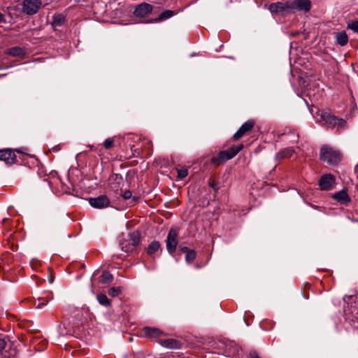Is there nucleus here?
<instances>
[{
  "label": "nucleus",
  "instance_id": "nucleus-1",
  "mask_svg": "<svg viewBox=\"0 0 358 358\" xmlns=\"http://www.w3.org/2000/svg\"><path fill=\"white\" fill-rule=\"evenodd\" d=\"M348 299L350 305L344 310L345 320L355 329H358V296H348L343 297L345 301Z\"/></svg>",
  "mask_w": 358,
  "mask_h": 358
},
{
  "label": "nucleus",
  "instance_id": "nucleus-2",
  "mask_svg": "<svg viewBox=\"0 0 358 358\" xmlns=\"http://www.w3.org/2000/svg\"><path fill=\"white\" fill-rule=\"evenodd\" d=\"M320 159L330 166H336L341 160V153L338 150L325 145L320 148Z\"/></svg>",
  "mask_w": 358,
  "mask_h": 358
},
{
  "label": "nucleus",
  "instance_id": "nucleus-3",
  "mask_svg": "<svg viewBox=\"0 0 358 358\" xmlns=\"http://www.w3.org/2000/svg\"><path fill=\"white\" fill-rule=\"evenodd\" d=\"M243 148V144L234 145L229 149L220 151L217 156L212 157L211 163L218 166L234 158Z\"/></svg>",
  "mask_w": 358,
  "mask_h": 358
},
{
  "label": "nucleus",
  "instance_id": "nucleus-4",
  "mask_svg": "<svg viewBox=\"0 0 358 358\" xmlns=\"http://www.w3.org/2000/svg\"><path fill=\"white\" fill-rule=\"evenodd\" d=\"M320 120L323 122L322 124L327 128H341L344 127L346 122L342 118H338L329 111H321L320 113Z\"/></svg>",
  "mask_w": 358,
  "mask_h": 358
},
{
  "label": "nucleus",
  "instance_id": "nucleus-5",
  "mask_svg": "<svg viewBox=\"0 0 358 358\" xmlns=\"http://www.w3.org/2000/svg\"><path fill=\"white\" fill-rule=\"evenodd\" d=\"M16 354V346L10 337L0 338V358H14Z\"/></svg>",
  "mask_w": 358,
  "mask_h": 358
},
{
  "label": "nucleus",
  "instance_id": "nucleus-6",
  "mask_svg": "<svg viewBox=\"0 0 358 358\" xmlns=\"http://www.w3.org/2000/svg\"><path fill=\"white\" fill-rule=\"evenodd\" d=\"M140 243V234L138 231L130 233L128 238L120 241L122 250L125 252L134 251Z\"/></svg>",
  "mask_w": 358,
  "mask_h": 358
},
{
  "label": "nucleus",
  "instance_id": "nucleus-7",
  "mask_svg": "<svg viewBox=\"0 0 358 358\" xmlns=\"http://www.w3.org/2000/svg\"><path fill=\"white\" fill-rule=\"evenodd\" d=\"M42 6L41 0H23L22 10L28 15L36 14Z\"/></svg>",
  "mask_w": 358,
  "mask_h": 358
},
{
  "label": "nucleus",
  "instance_id": "nucleus-8",
  "mask_svg": "<svg viewBox=\"0 0 358 358\" xmlns=\"http://www.w3.org/2000/svg\"><path fill=\"white\" fill-rule=\"evenodd\" d=\"M335 183V177L331 173L322 175L318 181L319 188L322 191L331 190L333 189Z\"/></svg>",
  "mask_w": 358,
  "mask_h": 358
},
{
  "label": "nucleus",
  "instance_id": "nucleus-9",
  "mask_svg": "<svg viewBox=\"0 0 358 358\" xmlns=\"http://www.w3.org/2000/svg\"><path fill=\"white\" fill-rule=\"evenodd\" d=\"M166 249L171 255L175 252L178 245V234L175 229L171 228L167 235L166 241Z\"/></svg>",
  "mask_w": 358,
  "mask_h": 358
},
{
  "label": "nucleus",
  "instance_id": "nucleus-10",
  "mask_svg": "<svg viewBox=\"0 0 358 358\" xmlns=\"http://www.w3.org/2000/svg\"><path fill=\"white\" fill-rule=\"evenodd\" d=\"M153 6L148 3H141L136 5L134 8L133 14L137 17H145L152 13Z\"/></svg>",
  "mask_w": 358,
  "mask_h": 358
},
{
  "label": "nucleus",
  "instance_id": "nucleus-11",
  "mask_svg": "<svg viewBox=\"0 0 358 358\" xmlns=\"http://www.w3.org/2000/svg\"><path fill=\"white\" fill-rule=\"evenodd\" d=\"M289 8L292 10L308 12L311 8V1L310 0H294L289 1Z\"/></svg>",
  "mask_w": 358,
  "mask_h": 358
},
{
  "label": "nucleus",
  "instance_id": "nucleus-12",
  "mask_svg": "<svg viewBox=\"0 0 358 358\" xmlns=\"http://www.w3.org/2000/svg\"><path fill=\"white\" fill-rule=\"evenodd\" d=\"M123 178L119 173H113L108 179V185L110 190L117 193L123 186Z\"/></svg>",
  "mask_w": 358,
  "mask_h": 358
},
{
  "label": "nucleus",
  "instance_id": "nucleus-13",
  "mask_svg": "<svg viewBox=\"0 0 358 358\" xmlns=\"http://www.w3.org/2000/svg\"><path fill=\"white\" fill-rule=\"evenodd\" d=\"M90 206L94 208H105L110 206V200L106 195H100L97 197L90 198L89 200Z\"/></svg>",
  "mask_w": 358,
  "mask_h": 358
},
{
  "label": "nucleus",
  "instance_id": "nucleus-14",
  "mask_svg": "<svg viewBox=\"0 0 358 358\" xmlns=\"http://www.w3.org/2000/svg\"><path fill=\"white\" fill-rule=\"evenodd\" d=\"M29 345L36 351H43L46 349L48 341L44 337H29Z\"/></svg>",
  "mask_w": 358,
  "mask_h": 358
},
{
  "label": "nucleus",
  "instance_id": "nucleus-15",
  "mask_svg": "<svg viewBox=\"0 0 358 358\" xmlns=\"http://www.w3.org/2000/svg\"><path fill=\"white\" fill-rule=\"evenodd\" d=\"M157 342L164 348L171 350L180 349L182 347V343L172 337L159 338Z\"/></svg>",
  "mask_w": 358,
  "mask_h": 358
},
{
  "label": "nucleus",
  "instance_id": "nucleus-16",
  "mask_svg": "<svg viewBox=\"0 0 358 358\" xmlns=\"http://www.w3.org/2000/svg\"><path fill=\"white\" fill-rule=\"evenodd\" d=\"M255 126V122L252 120H248L245 122L241 126V127L238 129V131L234 134L233 138L234 140H238L244 136L246 133L251 131Z\"/></svg>",
  "mask_w": 358,
  "mask_h": 358
},
{
  "label": "nucleus",
  "instance_id": "nucleus-17",
  "mask_svg": "<svg viewBox=\"0 0 358 358\" xmlns=\"http://www.w3.org/2000/svg\"><path fill=\"white\" fill-rule=\"evenodd\" d=\"M15 155L10 149L0 150V160L4 161L6 164H12L15 161Z\"/></svg>",
  "mask_w": 358,
  "mask_h": 358
},
{
  "label": "nucleus",
  "instance_id": "nucleus-18",
  "mask_svg": "<svg viewBox=\"0 0 358 358\" xmlns=\"http://www.w3.org/2000/svg\"><path fill=\"white\" fill-rule=\"evenodd\" d=\"M289 3V1H288L285 3H282V2L273 3L270 4V6H269V10L271 13H282V12L286 10L287 8H289V6H288Z\"/></svg>",
  "mask_w": 358,
  "mask_h": 358
},
{
  "label": "nucleus",
  "instance_id": "nucleus-19",
  "mask_svg": "<svg viewBox=\"0 0 358 358\" xmlns=\"http://www.w3.org/2000/svg\"><path fill=\"white\" fill-rule=\"evenodd\" d=\"M175 14H176V13L173 10H166L163 11L162 13H161L157 18L150 20L148 22V23H157V22H163L166 20H168V19L172 17Z\"/></svg>",
  "mask_w": 358,
  "mask_h": 358
},
{
  "label": "nucleus",
  "instance_id": "nucleus-20",
  "mask_svg": "<svg viewBox=\"0 0 358 358\" xmlns=\"http://www.w3.org/2000/svg\"><path fill=\"white\" fill-rule=\"evenodd\" d=\"M333 198L337 201L343 204L350 201V198L348 194L347 190L345 189H342L338 192H336L333 196Z\"/></svg>",
  "mask_w": 358,
  "mask_h": 358
},
{
  "label": "nucleus",
  "instance_id": "nucleus-21",
  "mask_svg": "<svg viewBox=\"0 0 358 358\" xmlns=\"http://www.w3.org/2000/svg\"><path fill=\"white\" fill-rule=\"evenodd\" d=\"M336 43L341 45H345L348 42V36L345 31L336 32L335 34Z\"/></svg>",
  "mask_w": 358,
  "mask_h": 358
},
{
  "label": "nucleus",
  "instance_id": "nucleus-22",
  "mask_svg": "<svg viewBox=\"0 0 358 358\" xmlns=\"http://www.w3.org/2000/svg\"><path fill=\"white\" fill-rule=\"evenodd\" d=\"M53 298L52 293L51 292L47 294V296L38 299V303L36 301L34 302V306L36 308H41L43 306H45L48 301L52 300Z\"/></svg>",
  "mask_w": 358,
  "mask_h": 358
},
{
  "label": "nucleus",
  "instance_id": "nucleus-23",
  "mask_svg": "<svg viewBox=\"0 0 358 358\" xmlns=\"http://www.w3.org/2000/svg\"><path fill=\"white\" fill-rule=\"evenodd\" d=\"M285 140L291 143H297L299 141V134L296 133L294 130L289 129V131L285 134Z\"/></svg>",
  "mask_w": 358,
  "mask_h": 358
},
{
  "label": "nucleus",
  "instance_id": "nucleus-24",
  "mask_svg": "<svg viewBox=\"0 0 358 358\" xmlns=\"http://www.w3.org/2000/svg\"><path fill=\"white\" fill-rule=\"evenodd\" d=\"M294 149L292 148H287L280 151L276 155L277 159H284L290 157L294 153Z\"/></svg>",
  "mask_w": 358,
  "mask_h": 358
},
{
  "label": "nucleus",
  "instance_id": "nucleus-25",
  "mask_svg": "<svg viewBox=\"0 0 358 358\" xmlns=\"http://www.w3.org/2000/svg\"><path fill=\"white\" fill-rule=\"evenodd\" d=\"M113 280V275L107 271H103L101 273L99 282L101 284H109Z\"/></svg>",
  "mask_w": 358,
  "mask_h": 358
},
{
  "label": "nucleus",
  "instance_id": "nucleus-26",
  "mask_svg": "<svg viewBox=\"0 0 358 358\" xmlns=\"http://www.w3.org/2000/svg\"><path fill=\"white\" fill-rule=\"evenodd\" d=\"M24 53V50L18 46L10 48L8 50V54L13 57H22Z\"/></svg>",
  "mask_w": 358,
  "mask_h": 358
},
{
  "label": "nucleus",
  "instance_id": "nucleus-27",
  "mask_svg": "<svg viewBox=\"0 0 358 358\" xmlns=\"http://www.w3.org/2000/svg\"><path fill=\"white\" fill-rule=\"evenodd\" d=\"M96 299L99 304L101 306L108 307L110 306V301L108 299L107 296L104 294H100L96 296Z\"/></svg>",
  "mask_w": 358,
  "mask_h": 358
},
{
  "label": "nucleus",
  "instance_id": "nucleus-28",
  "mask_svg": "<svg viewBox=\"0 0 358 358\" xmlns=\"http://www.w3.org/2000/svg\"><path fill=\"white\" fill-rule=\"evenodd\" d=\"M145 336H160L162 334V331L157 328L152 327H145L144 328Z\"/></svg>",
  "mask_w": 358,
  "mask_h": 358
},
{
  "label": "nucleus",
  "instance_id": "nucleus-29",
  "mask_svg": "<svg viewBox=\"0 0 358 358\" xmlns=\"http://www.w3.org/2000/svg\"><path fill=\"white\" fill-rule=\"evenodd\" d=\"M159 246L160 244L158 241H152L147 248L146 251L148 254L152 255L159 248Z\"/></svg>",
  "mask_w": 358,
  "mask_h": 358
},
{
  "label": "nucleus",
  "instance_id": "nucleus-30",
  "mask_svg": "<svg viewBox=\"0 0 358 358\" xmlns=\"http://www.w3.org/2000/svg\"><path fill=\"white\" fill-rule=\"evenodd\" d=\"M65 22V18L62 14H55L52 17V24L56 26H61Z\"/></svg>",
  "mask_w": 358,
  "mask_h": 358
},
{
  "label": "nucleus",
  "instance_id": "nucleus-31",
  "mask_svg": "<svg viewBox=\"0 0 358 358\" xmlns=\"http://www.w3.org/2000/svg\"><path fill=\"white\" fill-rule=\"evenodd\" d=\"M196 253L195 250H192L185 255V261L187 263H192L196 258Z\"/></svg>",
  "mask_w": 358,
  "mask_h": 358
},
{
  "label": "nucleus",
  "instance_id": "nucleus-32",
  "mask_svg": "<svg viewBox=\"0 0 358 358\" xmlns=\"http://www.w3.org/2000/svg\"><path fill=\"white\" fill-rule=\"evenodd\" d=\"M348 29L352 30L355 33L358 34V20H351L348 22Z\"/></svg>",
  "mask_w": 358,
  "mask_h": 358
},
{
  "label": "nucleus",
  "instance_id": "nucleus-33",
  "mask_svg": "<svg viewBox=\"0 0 358 358\" xmlns=\"http://www.w3.org/2000/svg\"><path fill=\"white\" fill-rule=\"evenodd\" d=\"M122 291V288L120 287H111L108 290V294L112 296V297H115V296H117V295H119V294H120Z\"/></svg>",
  "mask_w": 358,
  "mask_h": 358
},
{
  "label": "nucleus",
  "instance_id": "nucleus-34",
  "mask_svg": "<svg viewBox=\"0 0 358 358\" xmlns=\"http://www.w3.org/2000/svg\"><path fill=\"white\" fill-rule=\"evenodd\" d=\"M177 172H178V179H183L188 174L187 169H177Z\"/></svg>",
  "mask_w": 358,
  "mask_h": 358
},
{
  "label": "nucleus",
  "instance_id": "nucleus-35",
  "mask_svg": "<svg viewBox=\"0 0 358 358\" xmlns=\"http://www.w3.org/2000/svg\"><path fill=\"white\" fill-rule=\"evenodd\" d=\"M113 139L110 138L106 139L103 143V145L106 149H110L113 146Z\"/></svg>",
  "mask_w": 358,
  "mask_h": 358
},
{
  "label": "nucleus",
  "instance_id": "nucleus-36",
  "mask_svg": "<svg viewBox=\"0 0 358 358\" xmlns=\"http://www.w3.org/2000/svg\"><path fill=\"white\" fill-rule=\"evenodd\" d=\"M122 196L125 199V200H127V199H129L131 198L132 196V193L131 191L129 190H126L123 192V194H122Z\"/></svg>",
  "mask_w": 358,
  "mask_h": 358
},
{
  "label": "nucleus",
  "instance_id": "nucleus-37",
  "mask_svg": "<svg viewBox=\"0 0 358 358\" xmlns=\"http://www.w3.org/2000/svg\"><path fill=\"white\" fill-rule=\"evenodd\" d=\"M209 186L214 189H217V184L213 181H209Z\"/></svg>",
  "mask_w": 358,
  "mask_h": 358
},
{
  "label": "nucleus",
  "instance_id": "nucleus-38",
  "mask_svg": "<svg viewBox=\"0 0 358 358\" xmlns=\"http://www.w3.org/2000/svg\"><path fill=\"white\" fill-rule=\"evenodd\" d=\"M180 250H181V251H182V252L185 253V255H186L188 252H189V251L191 250H189L187 247H185H185H182Z\"/></svg>",
  "mask_w": 358,
  "mask_h": 358
},
{
  "label": "nucleus",
  "instance_id": "nucleus-39",
  "mask_svg": "<svg viewBox=\"0 0 358 358\" xmlns=\"http://www.w3.org/2000/svg\"><path fill=\"white\" fill-rule=\"evenodd\" d=\"M249 358H261V357L257 353L253 352V353L250 354Z\"/></svg>",
  "mask_w": 358,
  "mask_h": 358
},
{
  "label": "nucleus",
  "instance_id": "nucleus-40",
  "mask_svg": "<svg viewBox=\"0 0 358 358\" xmlns=\"http://www.w3.org/2000/svg\"><path fill=\"white\" fill-rule=\"evenodd\" d=\"M5 22L4 15L0 13V23Z\"/></svg>",
  "mask_w": 358,
  "mask_h": 358
},
{
  "label": "nucleus",
  "instance_id": "nucleus-41",
  "mask_svg": "<svg viewBox=\"0 0 358 358\" xmlns=\"http://www.w3.org/2000/svg\"><path fill=\"white\" fill-rule=\"evenodd\" d=\"M19 340L21 341L22 342H24V337H18Z\"/></svg>",
  "mask_w": 358,
  "mask_h": 358
},
{
  "label": "nucleus",
  "instance_id": "nucleus-42",
  "mask_svg": "<svg viewBox=\"0 0 358 358\" xmlns=\"http://www.w3.org/2000/svg\"><path fill=\"white\" fill-rule=\"evenodd\" d=\"M355 172L357 173L358 172V164L355 166Z\"/></svg>",
  "mask_w": 358,
  "mask_h": 358
},
{
  "label": "nucleus",
  "instance_id": "nucleus-43",
  "mask_svg": "<svg viewBox=\"0 0 358 358\" xmlns=\"http://www.w3.org/2000/svg\"><path fill=\"white\" fill-rule=\"evenodd\" d=\"M132 341H133V338H132V337H129V342H132Z\"/></svg>",
  "mask_w": 358,
  "mask_h": 358
},
{
  "label": "nucleus",
  "instance_id": "nucleus-44",
  "mask_svg": "<svg viewBox=\"0 0 358 358\" xmlns=\"http://www.w3.org/2000/svg\"><path fill=\"white\" fill-rule=\"evenodd\" d=\"M7 67H1L0 66V69H6Z\"/></svg>",
  "mask_w": 358,
  "mask_h": 358
},
{
  "label": "nucleus",
  "instance_id": "nucleus-45",
  "mask_svg": "<svg viewBox=\"0 0 358 358\" xmlns=\"http://www.w3.org/2000/svg\"><path fill=\"white\" fill-rule=\"evenodd\" d=\"M66 336H68V335H69V336H72V334H71V333H69V334H66Z\"/></svg>",
  "mask_w": 358,
  "mask_h": 358
}]
</instances>
